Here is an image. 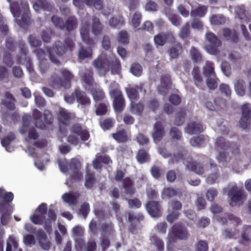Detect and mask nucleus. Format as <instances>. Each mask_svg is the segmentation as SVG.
Wrapping results in <instances>:
<instances>
[{
	"mask_svg": "<svg viewBox=\"0 0 251 251\" xmlns=\"http://www.w3.org/2000/svg\"><path fill=\"white\" fill-rule=\"evenodd\" d=\"M186 117V112L184 110H180L176 115L174 121V124L177 126L182 125Z\"/></svg>",
	"mask_w": 251,
	"mask_h": 251,
	"instance_id": "bf43d9fd",
	"label": "nucleus"
},
{
	"mask_svg": "<svg viewBox=\"0 0 251 251\" xmlns=\"http://www.w3.org/2000/svg\"><path fill=\"white\" fill-rule=\"evenodd\" d=\"M91 93L95 101H102L106 97L104 92L100 87L91 88Z\"/></svg>",
	"mask_w": 251,
	"mask_h": 251,
	"instance_id": "ea45409f",
	"label": "nucleus"
},
{
	"mask_svg": "<svg viewBox=\"0 0 251 251\" xmlns=\"http://www.w3.org/2000/svg\"><path fill=\"white\" fill-rule=\"evenodd\" d=\"M204 128L201 122L191 121L187 124L185 129V132L190 135L197 134L203 131Z\"/></svg>",
	"mask_w": 251,
	"mask_h": 251,
	"instance_id": "dca6fc26",
	"label": "nucleus"
},
{
	"mask_svg": "<svg viewBox=\"0 0 251 251\" xmlns=\"http://www.w3.org/2000/svg\"><path fill=\"white\" fill-rule=\"evenodd\" d=\"M59 72L61 76L55 73L51 75L49 80L50 85L54 88H70L71 87L72 81L74 78V75L66 68H62Z\"/></svg>",
	"mask_w": 251,
	"mask_h": 251,
	"instance_id": "f03ea898",
	"label": "nucleus"
},
{
	"mask_svg": "<svg viewBox=\"0 0 251 251\" xmlns=\"http://www.w3.org/2000/svg\"><path fill=\"white\" fill-rule=\"evenodd\" d=\"M110 26L113 28L120 29L125 24V19L123 16L120 15L111 17L109 20Z\"/></svg>",
	"mask_w": 251,
	"mask_h": 251,
	"instance_id": "7c9ffc66",
	"label": "nucleus"
},
{
	"mask_svg": "<svg viewBox=\"0 0 251 251\" xmlns=\"http://www.w3.org/2000/svg\"><path fill=\"white\" fill-rule=\"evenodd\" d=\"M96 182V178L92 173H87L86 175V180L84 185L87 188L92 189Z\"/></svg>",
	"mask_w": 251,
	"mask_h": 251,
	"instance_id": "5fc2aeb1",
	"label": "nucleus"
},
{
	"mask_svg": "<svg viewBox=\"0 0 251 251\" xmlns=\"http://www.w3.org/2000/svg\"><path fill=\"white\" fill-rule=\"evenodd\" d=\"M109 94L112 99V105L115 112L122 113L126 107V100L122 91L117 87L110 90Z\"/></svg>",
	"mask_w": 251,
	"mask_h": 251,
	"instance_id": "39448f33",
	"label": "nucleus"
},
{
	"mask_svg": "<svg viewBox=\"0 0 251 251\" xmlns=\"http://www.w3.org/2000/svg\"><path fill=\"white\" fill-rule=\"evenodd\" d=\"M89 26L87 23L83 24L80 27V34L82 40L88 46H92L95 44L94 40L90 38L89 32Z\"/></svg>",
	"mask_w": 251,
	"mask_h": 251,
	"instance_id": "412c9836",
	"label": "nucleus"
},
{
	"mask_svg": "<svg viewBox=\"0 0 251 251\" xmlns=\"http://www.w3.org/2000/svg\"><path fill=\"white\" fill-rule=\"evenodd\" d=\"M195 85L199 89H203V78L198 67H194L192 72Z\"/></svg>",
	"mask_w": 251,
	"mask_h": 251,
	"instance_id": "473e14b6",
	"label": "nucleus"
},
{
	"mask_svg": "<svg viewBox=\"0 0 251 251\" xmlns=\"http://www.w3.org/2000/svg\"><path fill=\"white\" fill-rule=\"evenodd\" d=\"M146 208L149 214L152 217H159L161 216L162 207L159 201H148L146 204Z\"/></svg>",
	"mask_w": 251,
	"mask_h": 251,
	"instance_id": "f8f14e48",
	"label": "nucleus"
},
{
	"mask_svg": "<svg viewBox=\"0 0 251 251\" xmlns=\"http://www.w3.org/2000/svg\"><path fill=\"white\" fill-rule=\"evenodd\" d=\"M207 11V8L204 5H200L191 11L190 15L193 17L204 16Z\"/></svg>",
	"mask_w": 251,
	"mask_h": 251,
	"instance_id": "09e8293b",
	"label": "nucleus"
},
{
	"mask_svg": "<svg viewBox=\"0 0 251 251\" xmlns=\"http://www.w3.org/2000/svg\"><path fill=\"white\" fill-rule=\"evenodd\" d=\"M234 89L237 94L240 96H243L246 94L245 81L239 79L234 83Z\"/></svg>",
	"mask_w": 251,
	"mask_h": 251,
	"instance_id": "a18cd8bd",
	"label": "nucleus"
},
{
	"mask_svg": "<svg viewBox=\"0 0 251 251\" xmlns=\"http://www.w3.org/2000/svg\"><path fill=\"white\" fill-rule=\"evenodd\" d=\"M19 42L16 41L14 38L11 37H8L5 40V46L7 49L11 51H14L16 50Z\"/></svg>",
	"mask_w": 251,
	"mask_h": 251,
	"instance_id": "603ef678",
	"label": "nucleus"
},
{
	"mask_svg": "<svg viewBox=\"0 0 251 251\" xmlns=\"http://www.w3.org/2000/svg\"><path fill=\"white\" fill-rule=\"evenodd\" d=\"M92 64L99 71L107 72L110 70L113 75L119 74L121 71L120 61L116 56L105 57L99 55L93 60Z\"/></svg>",
	"mask_w": 251,
	"mask_h": 251,
	"instance_id": "f257e3e1",
	"label": "nucleus"
},
{
	"mask_svg": "<svg viewBox=\"0 0 251 251\" xmlns=\"http://www.w3.org/2000/svg\"><path fill=\"white\" fill-rule=\"evenodd\" d=\"M51 20L56 28L61 30H64V22L62 18L56 15H53L51 17Z\"/></svg>",
	"mask_w": 251,
	"mask_h": 251,
	"instance_id": "338daca9",
	"label": "nucleus"
},
{
	"mask_svg": "<svg viewBox=\"0 0 251 251\" xmlns=\"http://www.w3.org/2000/svg\"><path fill=\"white\" fill-rule=\"evenodd\" d=\"M223 36L229 42L237 43L239 42V33L235 30H232L229 28L223 29Z\"/></svg>",
	"mask_w": 251,
	"mask_h": 251,
	"instance_id": "5701e85b",
	"label": "nucleus"
},
{
	"mask_svg": "<svg viewBox=\"0 0 251 251\" xmlns=\"http://www.w3.org/2000/svg\"><path fill=\"white\" fill-rule=\"evenodd\" d=\"M118 41L120 43L127 45L129 43V36L126 30H121L118 36Z\"/></svg>",
	"mask_w": 251,
	"mask_h": 251,
	"instance_id": "13d9d810",
	"label": "nucleus"
},
{
	"mask_svg": "<svg viewBox=\"0 0 251 251\" xmlns=\"http://www.w3.org/2000/svg\"><path fill=\"white\" fill-rule=\"evenodd\" d=\"M242 116L239 122V126L244 129H247L251 123V107L250 104L246 103L241 107Z\"/></svg>",
	"mask_w": 251,
	"mask_h": 251,
	"instance_id": "9d476101",
	"label": "nucleus"
},
{
	"mask_svg": "<svg viewBox=\"0 0 251 251\" xmlns=\"http://www.w3.org/2000/svg\"><path fill=\"white\" fill-rule=\"evenodd\" d=\"M180 213L179 211L170 209L168 208V215L166 217L167 221L169 223H173L175 221L178 219L179 217Z\"/></svg>",
	"mask_w": 251,
	"mask_h": 251,
	"instance_id": "e2e57ef3",
	"label": "nucleus"
},
{
	"mask_svg": "<svg viewBox=\"0 0 251 251\" xmlns=\"http://www.w3.org/2000/svg\"><path fill=\"white\" fill-rule=\"evenodd\" d=\"M37 237L39 244L44 250H49L50 248V242L48 240L46 233L43 230H39Z\"/></svg>",
	"mask_w": 251,
	"mask_h": 251,
	"instance_id": "c85d7f7f",
	"label": "nucleus"
},
{
	"mask_svg": "<svg viewBox=\"0 0 251 251\" xmlns=\"http://www.w3.org/2000/svg\"><path fill=\"white\" fill-rule=\"evenodd\" d=\"M190 236V233L187 227L182 222L175 224L171 227L167 236V249L168 245L176 242L177 240H187Z\"/></svg>",
	"mask_w": 251,
	"mask_h": 251,
	"instance_id": "7ed1b4c3",
	"label": "nucleus"
},
{
	"mask_svg": "<svg viewBox=\"0 0 251 251\" xmlns=\"http://www.w3.org/2000/svg\"><path fill=\"white\" fill-rule=\"evenodd\" d=\"M100 125L103 130H107L112 128L114 125V120L111 118H107L100 122Z\"/></svg>",
	"mask_w": 251,
	"mask_h": 251,
	"instance_id": "4d7b16f0",
	"label": "nucleus"
},
{
	"mask_svg": "<svg viewBox=\"0 0 251 251\" xmlns=\"http://www.w3.org/2000/svg\"><path fill=\"white\" fill-rule=\"evenodd\" d=\"M92 55L93 50L91 47L85 48L81 45L78 50V60L81 61L86 58H92Z\"/></svg>",
	"mask_w": 251,
	"mask_h": 251,
	"instance_id": "2f4dec72",
	"label": "nucleus"
},
{
	"mask_svg": "<svg viewBox=\"0 0 251 251\" xmlns=\"http://www.w3.org/2000/svg\"><path fill=\"white\" fill-rule=\"evenodd\" d=\"M34 119L35 120V125L36 127L44 129L46 128V125L42 120V114L38 110H35L33 113Z\"/></svg>",
	"mask_w": 251,
	"mask_h": 251,
	"instance_id": "37998d69",
	"label": "nucleus"
},
{
	"mask_svg": "<svg viewBox=\"0 0 251 251\" xmlns=\"http://www.w3.org/2000/svg\"><path fill=\"white\" fill-rule=\"evenodd\" d=\"M242 239L251 244V226H244L241 234Z\"/></svg>",
	"mask_w": 251,
	"mask_h": 251,
	"instance_id": "052dcab7",
	"label": "nucleus"
},
{
	"mask_svg": "<svg viewBox=\"0 0 251 251\" xmlns=\"http://www.w3.org/2000/svg\"><path fill=\"white\" fill-rule=\"evenodd\" d=\"M81 77L82 81L88 86L92 87L94 83L93 77V72L91 70L86 69L82 72Z\"/></svg>",
	"mask_w": 251,
	"mask_h": 251,
	"instance_id": "e433bc0d",
	"label": "nucleus"
},
{
	"mask_svg": "<svg viewBox=\"0 0 251 251\" xmlns=\"http://www.w3.org/2000/svg\"><path fill=\"white\" fill-rule=\"evenodd\" d=\"M5 99L2 100V103L4 106L10 110H14L15 108V99L9 92L5 93Z\"/></svg>",
	"mask_w": 251,
	"mask_h": 251,
	"instance_id": "c9c22d12",
	"label": "nucleus"
},
{
	"mask_svg": "<svg viewBox=\"0 0 251 251\" xmlns=\"http://www.w3.org/2000/svg\"><path fill=\"white\" fill-rule=\"evenodd\" d=\"M210 21L212 25H224L226 22V18L223 15H213L210 18Z\"/></svg>",
	"mask_w": 251,
	"mask_h": 251,
	"instance_id": "680f3d73",
	"label": "nucleus"
},
{
	"mask_svg": "<svg viewBox=\"0 0 251 251\" xmlns=\"http://www.w3.org/2000/svg\"><path fill=\"white\" fill-rule=\"evenodd\" d=\"M112 137L118 143H126L128 140L127 132L124 129L112 133Z\"/></svg>",
	"mask_w": 251,
	"mask_h": 251,
	"instance_id": "4c0bfd02",
	"label": "nucleus"
},
{
	"mask_svg": "<svg viewBox=\"0 0 251 251\" xmlns=\"http://www.w3.org/2000/svg\"><path fill=\"white\" fill-rule=\"evenodd\" d=\"M74 117V114L63 108H60L57 113V118L59 122L64 126H68L71 120L73 119Z\"/></svg>",
	"mask_w": 251,
	"mask_h": 251,
	"instance_id": "f3484780",
	"label": "nucleus"
},
{
	"mask_svg": "<svg viewBox=\"0 0 251 251\" xmlns=\"http://www.w3.org/2000/svg\"><path fill=\"white\" fill-rule=\"evenodd\" d=\"M209 165L211 170L213 171L214 173L208 175L206 178V182L209 184H213L216 182L219 176L218 174V167L213 160L210 161Z\"/></svg>",
	"mask_w": 251,
	"mask_h": 251,
	"instance_id": "bb28decb",
	"label": "nucleus"
},
{
	"mask_svg": "<svg viewBox=\"0 0 251 251\" xmlns=\"http://www.w3.org/2000/svg\"><path fill=\"white\" fill-rule=\"evenodd\" d=\"M70 131L72 133L79 136L83 141H86L90 138L89 131L84 128L82 124L80 123L74 124L70 128Z\"/></svg>",
	"mask_w": 251,
	"mask_h": 251,
	"instance_id": "9b49d317",
	"label": "nucleus"
},
{
	"mask_svg": "<svg viewBox=\"0 0 251 251\" xmlns=\"http://www.w3.org/2000/svg\"><path fill=\"white\" fill-rule=\"evenodd\" d=\"M190 54L192 60L195 63L200 62L202 60V56L201 52L195 47H191Z\"/></svg>",
	"mask_w": 251,
	"mask_h": 251,
	"instance_id": "864d4df0",
	"label": "nucleus"
},
{
	"mask_svg": "<svg viewBox=\"0 0 251 251\" xmlns=\"http://www.w3.org/2000/svg\"><path fill=\"white\" fill-rule=\"evenodd\" d=\"M170 136L173 140H181L182 138V133L180 129L176 127H172L170 128Z\"/></svg>",
	"mask_w": 251,
	"mask_h": 251,
	"instance_id": "6e6d98bb",
	"label": "nucleus"
},
{
	"mask_svg": "<svg viewBox=\"0 0 251 251\" xmlns=\"http://www.w3.org/2000/svg\"><path fill=\"white\" fill-rule=\"evenodd\" d=\"M103 25L100 22V19L96 16L92 17V31L93 34L97 36L100 35L103 30Z\"/></svg>",
	"mask_w": 251,
	"mask_h": 251,
	"instance_id": "72a5a7b5",
	"label": "nucleus"
},
{
	"mask_svg": "<svg viewBox=\"0 0 251 251\" xmlns=\"http://www.w3.org/2000/svg\"><path fill=\"white\" fill-rule=\"evenodd\" d=\"M217 219L219 222L222 223V225H225L227 223V221H230L231 223L234 224L235 226L241 224V221L240 219L233 215V214L229 213H225L224 216H218Z\"/></svg>",
	"mask_w": 251,
	"mask_h": 251,
	"instance_id": "cd10ccee",
	"label": "nucleus"
},
{
	"mask_svg": "<svg viewBox=\"0 0 251 251\" xmlns=\"http://www.w3.org/2000/svg\"><path fill=\"white\" fill-rule=\"evenodd\" d=\"M205 39L208 42L205 47L207 51L212 55L218 54L220 52L219 48L222 45V41L212 32L206 33Z\"/></svg>",
	"mask_w": 251,
	"mask_h": 251,
	"instance_id": "0eeeda50",
	"label": "nucleus"
},
{
	"mask_svg": "<svg viewBox=\"0 0 251 251\" xmlns=\"http://www.w3.org/2000/svg\"><path fill=\"white\" fill-rule=\"evenodd\" d=\"M77 20L75 16L69 17L64 23V30L70 32L77 27Z\"/></svg>",
	"mask_w": 251,
	"mask_h": 251,
	"instance_id": "a19ab883",
	"label": "nucleus"
},
{
	"mask_svg": "<svg viewBox=\"0 0 251 251\" xmlns=\"http://www.w3.org/2000/svg\"><path fill=\"white\" fill-rule=\"evenodd\" d=\"M48 218L46 220L44 215H38L36 213L31 216V221L35 225H43L45 224L44 228L47 232L50 233L52 230V223L55 222L56 215L53 209L50 208L48 212Z\"/></svg>",
	"mask_w": 251,
	"mask_h": 251,
	"instance_id": "20e7f679",
	"label": "nucleus"
},
{
	"mask_svg": "<svg viewBox=\"0 0 251 251\" xmlns=\"http://www.w3.org/2000/svg\"><path fill=\"white\" fill-rule=\"evenodd\" d=\"M144 109V105L142 102L135 103L133 102L130 103V111L132 114H136L139 116L142 115Z\"/></svg>",
	"mask_w": 251,
	"mask_h": 251,
	"instance_id": "de8ad7c7",
	"label": "nucleus"
},
{
	"mask_svg": "<svg viewBox=\"0 0 251 251\" xmlns=\"http://www.w3.org/2000/svg\"><path fill=\"white\" fill-rule=\"evenodd\" d=\"M127 221L129 225L128 226V230L132 233H134L140 225L141 221L144 220V216L141 213H134L133 211H129L127 213Z\"/></svg>",
	"mask_w": 251,
	"mask_h": 251,
	"instance_id": "1a4fd4ad",
	"label": "nucleus"
},
{
	"mask_svg": "<svg viewBox=\"0 0 251 251\" xmlns=\"http://www.w3.org/2000/svg\"><path fill=\"white\" fill-rule=\"evenodd\" d=\"M15 135L14 133H10L1 140V144L8 151L10 152L11 151L10 150L9 146L11 142L15 139Z\"/></svg>",
	"mask_w": 251,
	"mask_h": 251,
	"instance_id": "3c124183",
	"label": "nucleus"
},
{
	"mask_svg": "<svg viewBox=\"0 0 251 251\" xmlns=\"http://www.w3.org/2000/svg\"><path fill=\"white\" fill-rule=\"evenodd\" d=\"M122 187L125 190L126 194L132 196L136 191V189L134 186V181L129 177H126L122 181Z\"/></svg>",
	"mask_w": 251,
	"mask_h": 251,
	"instance_id": "4be33fe9",
	"label": "nucleus"
},
{
	"mask_svg": "<svg viewBox=\"0 0 251 251\" xmlns=\"http://www.w3.org/2000/svg\"><path fill=\"white\" fill-rule=\"evenodd\" d=\"M165 135L164 128L161 122H157L153 127L152 137L155 143L159 142Z\"/></svg>",
	"mask_w": 251,
	"mask_h": 251,
	"instance_id": "6ab92c4d",
	"label": "nucleus"
},
{
	"mask_svg": "<svg viewBox=\"0 0 251 251\" xmlns=\"http://www.w3.org/2000/svg\"><path fill=\"white\" fill-rule=\"evenodd\" d=\"M171 84V76L168 74H163L160 78V84L158 87L159 93H165Z\"/></svg>",
	"mask_w": 251,
	"mask_h": 251,
	"instance_id": "b1692460",
	"label": "nucleus"
},
{
	"mask_svg": "<svg viewBox=\"0 0 251 251\" xmlns=\"http://www.w3.org/2000/svg\"><path fill=\"white\" fill-rule=\"evenodd\" d=\"M172 39H174L175 38L172 32H161L154 37V41L156 46H163L168 40Z\"/></svg>",
	"mask_w": 251,
	"mask_h": 251,
	"instance_id": "a211bd4d",
	"label": "nucleus"
},
{
	"mask_svg": "<svg viewBox=\"0 0 251 251\" xmlns=\"http://www.w3.org/2000/svg\"><path fill=\"white\" fill-rule=\"evenodd\" d=\"M208 242L206 240H200L195 244V251H208Z\"/></svg>",
	"mask_w": 251,
	"mask_h": 251,
	"instance_id": "774afa93",
	"label": "nucleus"
},
{
	"mask_svg": "<svg viewBox=\"0 0 251 251\" xmlns=\"http://www.w3.org/2000/svg\"><path fill=\"white\" fill-rule=\"evenodd\" d=\"M188 167L192 171L199 175H201L204 172L203 164L196 160H193L189 162Z\"/></svg>",
	"mask_w": 251,
	"mask_h": 251,
	"instance_id": "f704fd0d",
	"label": "nucleus"
},
{
	"mask_svg": "<svg viewBox=\"0 0 251 251\" xmlns=\"http://www.w3.org/2000/svg\"><path fill=\"white\" fill-rule=\"evenodd\" d=\"M229 142L226 141V139L220 136L216 138L215 142V147L216 150H222L224 151H228V147L229 146Z\"/></svg>",
	"mask_w": 251,
	"mask_h": 251,
	"instance_id": "79ce46f5",
	"label": "nucleus"
},
{
	"mask_svg": "<svg viewBox=\"0 0 251 251\" xmlns=\"http://www.w3.org/2000/svg\"><path fill=\"white\" fill-rule=\"evenodd\" d=\"M182 44L178 41H174L168 48L167 53L170 57V60H172L177 58L183 52Z\"/></svg>",
	"mask_w": 251,
	"mask_h": 251,
	"instance_id": "ddd939ff",
	"label": "nucleus"
},
{
	"mask_svg": "<svg viewBox=\"0 0 251 251\" xmlns=\"http://www.w3.org/2000/svg\"><path fill=\"white\" fill-rule=\"evenodd\" d=\"M190 35V24L189 22H187L181 28L179 33V37L183 39H184L188 38Z\"/></svg>",
	"mask_w": 251,
	"mask_h": 251,
	"instance_id": "69168bd1",
	"label": "nucleus"
},
{
	"mask_svg": "<svg viewBox=\"0 0 251 251\" xmlns=\"http://www.w3.org/2000/svg\"><path fill=\"white\" fill-rule=\"evenodd\" d=\"M182 192L179 189H174L171 187L164 188L161 193V197L163 199H170L174 197H180Z\"/></svg>",
	"mask_w": 251,
	"mask_h": 251,
	"instance_id": "a878e982",
	"label": "nucleus"
},
{
	"mask_svg": "<svg viewBox=\"0 0 251 251\" xmlns=\"http://www.w3.org/2000/svg\"><path fill=\"white\" fill-rule=\"evenodd\" d=\"M33 8L36 11L43 9L45 11L52 12L55 9L54 7L47 0H37L33 4Z\"/></svg>",
	"mask_w": 251,
	"mask_h": 251,
	"instance_id": "c756f323",
	"label": "nucleus"
},
{
	"mask_svg": "<svg viewBox=\"0 0 251 251\" xmlns=\"http://www.w3.org/2000/svg\"><path fill=\"white\" fill-rule=\"evenodd\" d=\"M151 243L155 247L158 251H163L164 249V244L163 240L156 235H152L150 238Z\"/></svg>",
	"mask_w": 251,
	"mask_h": 251,
	"instance_id": "49530a36",
	"label": "nucleus"
},
{
	"mask_svg": "<svg viewBox=\"0 0 251 251\" xmlns=\"http://www.w3.org/2000/svg\"><path fill=\"white\" fill-rule=\"evenodd\" d=\"M18 47H19V54L16 56V62L18 64H24L27 71L31 72L33 71L32 63L30 57L27 55L28 49L24 41H19Z\"/></svg>",
	"mask_w": 251,
	"mask_h": 251,
	"instance_id": "423d86ee",
	"label": "nucleus"
},
{
	"mask_svg": "<svg viewBox=\"0 0 251 251\" xmlns=\"http://www.w3.org/2000/svg\"><path fill=\"white\" fill-rule=\"evenodd\" d=\"M203 73L205 76H215L214 63L211 61H207L203 67Z\"/></svg>",
	"mask_w": 251,
	"mask_h": 251,
	"instance_id": "c03bdc74",
	"label": "nucleus"
},
{
	"mask_svg": "<svg viewBox=\"0 0 251 251\" xmlns=\"http://www.w3.org/2000/svg\"><path fill=\"white\" fill-rule=\"evenodd\" d=\"M227 195L230 198V204L234 206L237 204H242L246 195L242 188H239L236 184L229 187Z\"/></svg>",
	"mask_w": 251,
	"mask_h": 251,
	"instance_id": "6e6552de",
	"label": "nucleus"
},
{
	"mask_svg": "<svg viewBox=\"0 0 251 251\" xmlns=\"http://www.w3.org/2000/svg\"><path fill=\"white\" fill-rule=\"evenodd\" d=\"M52 48L54 52L59 56H63L68 50L65 45L60 41H55L52 46Z\"/></svg>",
	"mask_w": 251,
	"mask_h": 251,
	"instance_id": "58836bf2",
	"label": "nucleus"
},
{
	"mask_svg": "<svg viewBox=\"0 0 251 251\" xmlns=\"http://www.w3.org/2000/svg\"><path fill=\"white\" fill-rule=\"evenodd\" d=\"M74 95L76 101L82 108L90 105L91 103V99L85 92L79 89H75L74 90Z\"/></svg>",
	"mask_w": 251,
	"mask_h": 251,
	"instance_id": "4468645a",
	"label": "nucleus"
},
{
	"mask_svg": "<svg viewBox=\"0 0 251 251\" xmlns=\"http://www.w3.org/2000/svg\"><path fill=\"white\" fill-rule=\"evenodd\" d=\"M149 148H140L136 155L137 161L140 164H143L151 160V155L149 153Z\"/></svg>",
	"mask_w": 251,
	"mask_h": 251,
	"instance_id": "aec40b11",
	"label": "nucleus"
},
{
	"mask_svg": "<svg viewBox=\"0 0 251 251\" xmlns=\"http://www.w3.org/2000/svg\"><path fill=\"white\" fill-rule=\"evenodd\" d=\"M126 92L130 102H133V100H138L139 97L138 90L137 88H126Z\"/></svg>",
	"mask_w": 251,
	"mask_h": 251,
	"instance_id": "8fccbe9b",
	"label": "nucleus"
},
{
	"mask_svg": "<svg viewBox=\"0 0 251 251\" xmlns=\"http://www.w3.org/2000/svg\"><path fill=\"white\" fill-rule=\"evenodd\" d=\"M62 199L70 205H75L77 202V198L73 194L65 193L62 196Z\"/></svg>",
	"mask_w": 251,
	"mask_h": 251,
	"instance_id": "0e129e2a",
	"label": "nucleus"
},
{
	"mask_svg": "<svg viewBox=\"0 0 251 251\" xmlns=\"http://www.w3.org/2000/svg\"><path fill=\"white\" fill-rule=\"evenodd\" d=\"M81 164L80 161L76 158H72L69 163V168L73 172L71 175L73 179L80 180L82 178V174L79 172Z\"/></svg>",
	"mask_w": 251,
	"mask_h": 251,
	"instance_id": "2eb2a0df",
	"label": "nucleus"
},
{
	"mask_svg": "<svg viewBox=\"0 0 251 251\" xmlns=\"http://www.w3.org/2000/svg\"><path fill=\"white\" fill-rule=\"evenodd\" d=\"M0 223L3 226H6L8 223L12 211L7 209V206L3 202L0 203Z\"/></svg>",
	"mask_w": 251,
	"mask_h": 251,
	"instance_id": "393cba45",
	"label": "nucleus"
}]
</instances>
